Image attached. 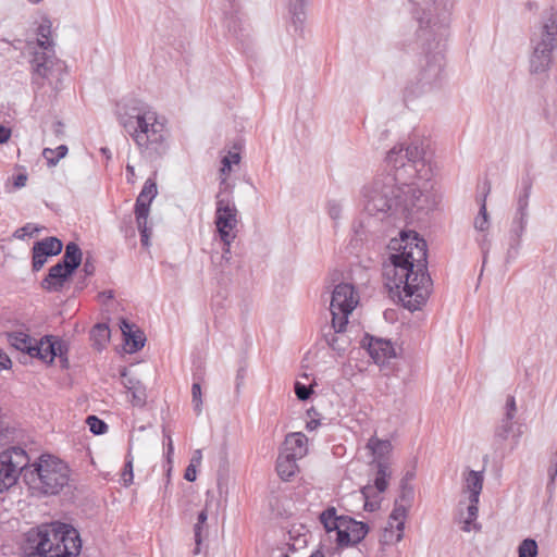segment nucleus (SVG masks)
I'll return each mask as SVG.
<instances>
[{"instance_id": "f257e3e1", "label": "nucleus", "mask_w": 557, "mask_h": 557, "mask_svg": "<svg viewBox=\"0 0 557 557\" xmlns=\"http://www.w3.org/2000/svg\"><path fill=\"white\" fill-rule=\"evenodd\" d=\"M388 247L397 252L391 255V263L384 268L385 285L406 309L419 310L426 302L432 285L426 242L416 232H401L400 238L392 239Z\"/></svg>"}, {"instance_id": "f03ea898", "label": "nucleus", "mask_w": 557, "mask_h": 557, "mask_svg": "<svg viewBox=\"0 0 557 557\" xmlns=\"http://www.w3.org/2000/svg\"><path fill=\"white\" fill-rule=\"evenodd\" d=\"M454 0H429L414 4L419 23L418 37L423 41V55L418 74L405 89L406 99H414L442 87L444 81V35Z\"/></svg>"}, {"instance_id": "7ed1b4c3", "label": "nucleus", "mask_w": 557, "mask_h": 557, "mask_svg": "<svg viewBox=\"0 0 557 557\" xmlns=\"http://www.w3.org/2000/svg\"><path fill=\"white\" fill-rule=\"evenodd\" d=\"M363 211L370 216H385L401 212L431 210L435 200L417 182H403L401 176L391 173L377 175L360 191Z\"/></svg>"}, {"instance_id": "20e7f679", "label": "nucleus", "mask_w": 557, "mask_h": 557, "mask_svg": "<svg viewBox=\"0 0 557 557\" xmlns=\"http://www.w3.org/2000/svg\"><path fill=\"white\" fill-rule=\"evenodd\" d=\"M119 123L145 160L153 162L166 154L170 147L168 121L149 104L138 102L126 112H120Z\"/></svg>"}, {"instance_id": "39448f33", "label": "nucleus", "mask_w": 557, "mask_h": 557, "mask_svg": "<svg viewBox=\"0 0 557 557\" xmlns=\"http://www.w3.org/2000/svg\"><path fill=\"white\" fill-rule=\"evenodd\" d=\"M26 543L33 554L45 557H76L82 549L77 530L62 522L30 529L26 533Z\"/></svg>"}, {"instance_id": "423d86ee", "label": "nucleus", "mask_w": 557, "mask_h": 557, "mask_svg": "<svg viewBox=\"0 0 557 557\" xmlns=\"http://www.w3.org/2000/svg\"><path fill=\"white\" fill-rule=\"evenodd\" d=\"M23 480L38 494L58 495L70 482V469L61 459L41 455L33 465H25Z\"/></svg>"}, {"instance_id": "0eeeda50", "label": "nucleus", "mask_w": 557, "mask_h": 557, "mask_svg": "<svg viewBox=\"0 0 557 557\" xmlns=\"http://www.w3.org/2000/svg\"><path fill=\"white\" fill-rule=\"evenodd\" d=\"M385 161L394 170V173H391L393 176H401L403 182L408 183L416 182L417 178L422 180L424 183L421 187L428 190L430 169L426 168L424 149L420 141L394 146L387 152Z\"/></svg>"}, {"instance_id": "6e6552de", "label": "nucleus", "mask_w": 557, "mask_h": 557, "mask_svg": "<svg viewBox=\"0 0 557 557\" xmlns=\"http://www.w3.org/2000/svg\"><path fill=\"white\" fill-rule=\"evenodd\" d=\"M532 53L529 60L531 74L541 75L548 72L553 62V52L557 49V12H545L541 33L531 39Z\"/></svg>"}, {"instance_id": "1a4fd4ad", "label": "nucleus", "mask_w": 557, "mask_h": 557, "mask_svg": "<svg viewBox=\"0 0 557 557\" xmlns=\"http://www.w3.org/2000/svg\"><path fill=\"white\" fill-rule=\"evenodd\" d=\"M319 519L327 533L335 532V541L339 548L360 543L369 532L367 523L348 516H338L335 507H327L320 513Z\"/></svg>"}, {"instance_id": "9d476101", "label": "nucleus", "mask_w": 557, "mask_h": 557, "mask_svg": "<svg viewBox=\"0 0 557 557\" xmlns=\"http://www.w3.org/2000/svg\"><path fill=\"white\" fill-rule=\"evenodd\" d=\"M34 83L44 85L45 82L55 90H61L63 81L67 75L66 63L55 55V52L36 51L32 60Z\"/></svg>"}, {"instance_id": "9b49d317", "label": "nucleus", "mask_w": 557, "mask_h": 557, "mask_svg": "<svg viewBox=\"0 0 557 557\" xmlns=\"http://www.w3.org/2000/svg\"><path fill=\"white\" fill-rule=\"evenodd\" d=\"M10 345L32 358H37L45 363H52L57 356L62 355V343L54 341L53 336L46 335L39 341L32 338L24 332H11L8 334Z\"/></svg>"}, {"instance_id": "f8f14e48", "label": "nucleus", "mask_w": 557, "mask_h": 557, "mask_svg": "<svg viewBox=\"0 0 557 557\" xmlns=\"http://www.w3.org/2000/svg\"><path fill=\"white\" fill-rule=\"evenodd\" d=\"M532 185L528 180L522 181L521 189L517 197L516 213L508 233V248L505 260L507 263L516 260L521 247V238L527 230L529 221V198Z\"/></svg>"}, {"instance_id": "ddd939ff", "label": "nucleus", "mask_w": 557, "mask_h": 557, "mask_svg": "<svg viewBox=\"0 0 557 557\" xmlns=\"http://www.w3.org/2000/svg\"><path fill=\"white\" fill-rule=\"evenodd\" d=\"M504 410V417L494 430L493 447L495 450H503L508 442L510 450H513L520 442L522 431L521 426L513 420L517 414V404L512 395L507 397Z\"/></svg>"}, {"instance_id": "4468645a", "label": "nucleus", "mask_w": 557, "mask_h": 557, "mask_svg": "<svg viewBox=\"0 0 557 557\" xmlns=\"http://www.w3.org/2000/svg\"><path fill=\"white\" fill-rule=\"evenodd\" d=\"M358 305V294L354 285L341 283L335 286L330 304L332 326L336 331H345L348 317Z\"/></svg>"}, {"instance_id": "2eb2a0df", "label": "nucleus", "mask_w": 557, "mask_h": 557, "mask_svg": "<svg viewBox=\"0 0 557 557\" xmlns=\"http://www.w3.org/2000/svg\"><path fill=\"white\" fill-rule=\"evenodd\" d=\"M238 210L230 198L216 196L214 224L223 244L234 242L237 236Z\"/></svg>"}, {"instance_id": "dca6fc26", "label": "nucleus", "mask_w": 557, "mask_h": 557, "mask_svg": "<svg viewBox=\"0 0 557 557\" xmlns=\"http://www.w3.org/2000/svg\"><path fill=\"white\" fill-rule=\"evenodd\" d=\"M27 455L21 447H11L0 453V493L12 487L23 475Z\"/></svg>"}, {"instance_id": "f3484780", "label": "nucleus", "mask_w": 557, "mask_h": 557, "mask_svg": "<svg viewBox=\"0 0 557 557\" xmlns=\"http://www.w3.org/2000/svg\"><path fill=\"white\" fill-rule=\"evenodd\" d=\"M412 495V488L403 485L400 498L401 502H405L406 504H401L396 500L395 506L389 515L387 527L385 528L384 536L387 541L398 543L403 540L407 510Z\"/></svg>"}, {"instance_id": "a211bd4d", "label": "nucleus", "mask_w": 557, "mask_h": 557, "mask_svg": "<svg viewBox=\"0 0 557 557\" xmlns=\"http://www.w3.org/2000/svg\"><path fill=\"white\" fill-rule=\"evenodd\" d=\"M227 5H224V26L227 34L237 41L245 44L249 38L248 26L245 25L242 17L238 15V5L236 0H226Z\"/></svg>"}, {"instance_id": "6ab92c4d", "label": "nucleus", "mask_w": 557, "mask_h": 557, "mask_svg": "<svg viewBox=\"0 0 557 557\" xmlns=\"http://www.w3.org/2000/svg\"><path fill=\"white\" fill-rule=\"evenodd\" d=\"M73 273L58 262L49 269L47 276L41 281V287L47 292H61Z\"/></svg>"}, {"instance_id": "aec40b11", "label": "nucleus", "mask_w": 557, "mask_h": 557, "mask_svg": "<svg viewBox=\"0 0 557 557\" xmlns=\"http://www.w3.org/2000/svg\"><path fill=\"white\" fill-rule=\"evenodd\" d=\"M368 352L376 364L383 366L395 357V349L391 341L383 338H370Z\"/></svg>"}, {"instance_id": "412c9836", "label": "nucleus", "mask_w": 557, "mask_h": 557, "mask_svg": "<svg viewBox=\"0 0 557 557\" xmlns=\"http://www.w3.org/2000/svg\"><path fill=\"white\" fill-rule=\"evenodd\" d=\"M121 375L123 379V386L131 394L129 401L134 407L143 408L147 403L146 386L136 377L127 376L126 370H123Z\"/></svg>"}, {"instance_id": "4be33fe9", "label": "nucleus", "mask_w": 557, "mask_h": 557, "mask_svg": "<svg viewBox=\"0 0 557 557\" xmlns=\"http://www.w3.org/2000/svg\"><path fill=\"white\" fill-rule=\"evenodd\" d=\"M283 453L298 460L304 458L308 453V438L301 432H294L286 435L284 441Z\"/></svg>"}, {"instance_id": "5701e85b", "label": "nucleus", "mask_w": 557, "mask_h": 557, "mask_svg": "<svg viewBox=\"0 0 557 557\" xmlns=\"http://www.w3.org/2000/svg\"><path fill=\"white\" fill-rule=\"evenodd\" d=\"M366 448L370 451L372 461L375 465H380L381 462H387L388 456L393 450V445L389 440H381L376 436H372L369 438Z\"/></svg>"}, {"instance_id": "b1692460", "label": "nucleus", "mask_w": 557, "mask_h": 557, "mask_svg": "<svg viewBox=\"0 0 557 557\" xmlns=\"http://www.w3.org/2000/svg\"><path fill=\"white\" fill-rule=\"evenodd\" d=\"M491 191V185L488 182H484L482 186V193L478 197V202L480 203V209L478 215L474 218L473 226L474 230L480 232H487L490 228V216L486 209V198Z\"/></svg>"}, {"instance_id": "393cba45", "label": "nucleus", "mask_w": 557, "mask_h": 557, "mask_svg": "<svg viewBox=\"0 0 557 557\" xmlns=\"http://www.w3.org/2000/svg\"><path fill=\"white\" fill-rule=\"evenodd\" d=\"M120 329L125 339V344L128 347V352H136L140 350L145 345V336L143 332L134 330V325L126 320H122Z\"/></svg>"}, {"instance_id": "a878e982", "label": "nucleus", "mask_w": 557, "mask_h": 557, "mask_svg": "<svg viewBox=\"0 0 557 557\" xmlns=\"http://www.w3.org/2000/svg\"><path fill=\"white\" fill-rule=\"evenodd\" d=\"M37 45L41 51L54 52V41L51 39L52 23L49 17H42L37 27Z\"/></svg>"}, {"instance_id": "bb28decb", "label": "nucleus", "mask_w": 557, "mask_h": 557, "mask_svg": "<svg viewBox=\"0 0 557 557\" xmlns=\"http://www.w3.org/2000/svg\"><path fill=\"white\" fill-rule=\"evenodd\" d=\"M298 459L281 451L276 460V471L278 476L284 481H289L299 470Z\"/></svg>"}, {"instance_id": "cd10ccee", "label": "nucleus", "mask_w": 557, "mask_h": 557, "mask_svg": "<svg viewBox=\"0 0 557 557\" xmlns=\"http://www.w3.org/2000/svg\"><path fill=\"white\" fill-rule=\"evenodd\" d=\"M83 258V252L79 246L71 242L65 246V251L62 259L59 261L62 265H64L69 271L75 272V270L81 265Z\"/></svg>"}, {"instance_id": "c85d7f7f", "label": "nucleus", "mask_w": 557, "mask_h": 557, "mask_svg": "<svg viewBox=\"0 0 557 557\" xmlns=\"http://www.w3.org/2000/svg\"><path fill=\"white\" fill-rule=\"evenodd\" d=\"M483 472L470 470L466 478V490L469 492V499H473V502H479L480 494L483 488Z\"/></svg>"}, {"instance_id": "c756f323", "label": "nucleus", "mask_w": 557, "mask_h": 557, "mask_svg": "<svg viewBox=\"0 0 557 557\" xmlns=\"http://www.w3.org/2000/svg\"><path fill=\"white\" fill-rule=\"evenodd\" d=\"M207 520H208V511H207V508H205L198 513L197 522L194 525V540H195V548L193 550L194 555H198L201 552L203 536L207 535V527H206Z\"/></svg>"}, {"instance_id": "7c9ffc66", "label": "nucleus", "mask_w": 557, "mask_h": 557, "mask_svg": "<svg viewBox=\"0 0 557 557\" xmlns=\"http://www.w3.org/2000/svg\"><path fill=\"white\" fill-rule=\"evenodd\" d=\"M392 476V471L387 462H381L376 465V473L373 480V493L382 494L388 487V481Z\"/></svg>"}, {"instance_id": "2f4dec72", "label": "nucleus", "mask_w": 557, "mask_h": 557, "mask_svg": "<svg viewBox=\"0 0 557 557\" xmlns=\"http://www.w3.org/2000/svg\"><path fill=\"white\" fill-rule=\"evenodd\" d=\"M309 0H289L288 11L296 29L301 28L305 20V5Z\"/></svg>"}, {"instance_id": "473e14b6", "label": "nucleus", "mask_w": 557, "mask_h": 557, "mask_svg": "<svg viewBox=\"0 0 557 557\" xmlns=\"http://www.w3.org/2000/svg\"><path fill=\"white\" fill-rule=\"evenodd\" d=\"M35 246H37V250H42L49 257L59 255L63 248L62 242L57 237L44 238L35 243Z\"/></svg>"}, {"instance_id": "72a5a7b5", "label": "nucleus", "mask_w": 557, "mask_h": 557, "mask_svg": "<svg viewBox=\"0 0 557 557\" xmlns=\"http://www.w3.org/2000/svg\"><path fill=\"white\" fill-rule=\"evenodd\" d=\"M479 502H473V499H469V505L467 507V517L463 520L462 530L465 532H470L472 529L480 530L481 527L475 522L479 513Z\"/></svg>"}, {"instance_id": "f704fd0d", "label": "nucleus", "mask_w": 557, "mask_h": 557, "mask_svg": "<svg viewBox=\"0 0 557 557\" xmlns=\"http://www.w3.org/2000/svg\"><path fill=\"white\" fill-rule=\"evenodd\" d=\"M91 338L98 349H102L110 339V329L106 324H97L91 330Z\"/></svg>"}, {"instance_id": "c9c22d12", "label": "nucleus", "mask_w": 557, "mask_h": 557, "mask_svg": "<svg viewBox=\"0 0 557 557\" xmlns=\"http://www.w3.org/2000/svg\"><path fill=\"white\" fill-rule=\"evenodd\" d=\"M151 202L152 199H149L139 193L135 203L136 221H141L144 223V220H148Z\"/></svg>"}, {"instance_id": "e433bc0d", "label": "nucleus", "mask_w": 557, "mask_h": 557, "mask_svg": "<svg viewBox=\"0 0 557 557\" xmlns=\"http://www.w3.org/2000/svg\"><path fill=\"white\" fill-rule=\"evenodd\" d=\"M333 329H334L333 333L325 335L326 342L333 350L343 352L346 349L348 339L345 335L341 334L344 331H336L335 327H333Z\"/></svg>"}, {"instance_id": "4c0bfd02", "label": "nucleus", "mask_w": 557, "mask_h": 557, "mask_svg": "<svg viewBox=\"0 0 557 557\" xmlns=\"http://www.w3.org/2000/svg\"><path fill=\"white\" fill-rule=\"evenodd\" d=\"M69 149L65 145H60L55 149L45 148L42 157L47 160L49 165L54 166L67 153Z\"/></svg>"}, {"instance_id": "58836bf2", "label": "nucleus", "mask_w": 557, "mask_h": 557, "mask_svg": "<svg viewBox=\"0 0 557 557\" xmlns=\"http://www.w3.org/2000/svg\"><path fill=\"white\" fill-rule=\"evenodd\" d=\"M133 462L134 457L131 450H128L125 457V465L121 474V484L125 487L129 486L134 481Z\"/></svg>"}, {"instance_id": "ea45409f", "label": "nucleus", "mask_w": 557, "mask_h": 557, "mask_svg": "<svg viewBox=\"0 0 557 557\" xmlns=\"http://www.w3.org/2000/svg\"><path fill=\"white\" fill-rule=\"evenodd\" d=\"M537 554V543L533 539H525L518 546L519 557H536Z\"/></svg>"}, {"instance_id": "a19ab883", "label": "nucleus", "mask_w": 557, "mask_h": 557, "mask_svg": "<svg viewBox=\"0 0 557 557\" xmlns=\"http://www.w3.org/2000/svg\"><path fill=\"white\" fill-rule=\"evenodd\" d=\"M221 162L222 166L220 172L222 175L226 176L231 173L232 166L240 162V154L236 151H228L227 154L222 158Z\"/></svg>"}, {"instance_id": "79ce46f5", "label": "nucleus", "mask_w": 557, "mask_h": 557, "mask_svg": "<svg viewBox=\"0 0 557 557\" xmlns=\"http://www.w3.org/2000/svg\"><path fill=\"white\" fill-rule=\"evenodd\" d=\"M86 423L89 426L90 432L95 435H101L108 431L107 423L96 416H88Z\"/></svg>"}, {"instance_id": "37998d69", "label": "nucleus", "mask_w": 557, "mask_h": 557, "mask_svg": "<svg viewBox=\"0 0 557 557\" xmlns=\"http://www.w3.org/2000/svg\"><path fill=\"white\" fill-rule=\"evenodd\" d=\"M475 242L481 249L483 256V263H485L491 250V238L488 235V231L480 232L479 235L475 237Z\"/></svg>"}, {"instance_id": "c03bdc74", "label": "nucleus", "mask_w": 557, "mask_h": 557, "mask_svg": "<svg viewBox=\"0 0 557 557\" xmlns=\"http://www.w3.org/2000/svg\"><path fill=\"white\" fill-rule=\"evenodd\" d=\"M363 497H364V509L366 510H369V511H374L375 509L379 508L380 506V498L379 499H375V500H370L371 497H374L375 493H373V487L368 484L367 486H364L361 491Z\"/></svg>"}, {"instance_id": "a18cd8bd", "label": "nucleus", "mask_w": 557, "mask_h": 557, "mask_svg": "<svg viewBox=\"0 0 557 557\" xmlns=\"http://www.w3.org/2000/svg\"><path fill=\"white\" fill-rule=\"evenodd\" d=\"M191 403L194 406V410L197 416L201 413V407H202V398H201V386L200 383L194 382L191 385Z\"/></svg>"}, {"instance_id": "49530a36", "label": "nucleus", "mask_w": 557, "mask_h": 557, "mask_svg": "<svg viewBox=\"0 0 557 557\" xmlns=\"http://www.w3.org/2000/svg\"><path fill=\"white\" fill-rule=\"evenodd\" d=\"M326 212L329 216L337 223L342 218L343 206L337 200H329L326 203Z\"/></svg>"}, {"instance_id": "de8ad7c7", "label": "nucleus", "mask_w": 557, "mask_h": 557, "mask_svg": "<svg viewBox=\"0 0 557 557\" xmlns=\"http://www.w3.org/2000/svg\"><path fill=\"white\" fill-rule=\"evenodd\" d=\"M42 250H37V246L33 247V271H39L45 263L47 262V258Z\"/></svg>"}, {"instance_id": "09e8293b", "label": "nucleus", "mask_w": 557, "mask_h": 557, "mask_svg": "<svg viewBox=\"0 0 557 557\" xmlns=\"http://www.w3.org/2000/svg\"><path fill=\"white\" fill-rule=\"evenodd\" d=\"M295 394L299 400H307L312 394V387L300 382L295 383Z\"/></svg>"}, {"instance_id": "8fccbe9b", "label": "nucleus", "mask_w": 557, "mask_h": 557, "mask_svg": "<svg viewBox=\"0 0 557 557\" xmlns=\"http://www.w3.org/2000/svg\"><path fill=\"white\" fill-rule=\"evenodd\" d=\"M144 196L148 197L149 199H154L157 194H158V189H157V184L156 182L152 180V178H148L144 186H143V189L140 191Z\"/></svg>"}, {"instance_id": "3c124183", "label": "nucleus", "mask_w": 557, "mask_h": 557, "mask_svg": "<svg viewBox=\"0 0 557 557\" xmlns=\"http://www.w3.org/2000/svg\"><path fill=\"white\" fill-rule=\"evenodd\" d=\"M136 223L141 237V245L144 247H149L150 230L147 226V220H144V223L141 221H136Z\"/></svg>"}, {"instance_id": "603ef678", "label": "nucleus", "mask_w": 557, "mask_h": 557, "mask_svg": "<svg viewBox=\"0 0 557 557\" xmlns=\"http://www.w3.org/2000/svg\"><path fill=\"white\" fill-rule=\"evenodd\" d=\"M367 225L363 220H356L352 223V232L356 239L363 240V235H366Z\"/></svg>"}, {"instance_id": "864d4df0", "label": "nucleus", "mask_w": 557, "mask_h": 557, "mask_svg": "<svg viewBox=\"0 0 557 557\" xmlns=\"http://www.w3.org/2000/svg\"><path fill=\"white\" fill-rule=\"evenodd\" d=\"M38 228L34 224H26L16 231L17 238H24L25 236H32Z\"/></svg>"}, {"instance_id": "5fc2aeb1", "label": "nucleus", "mask_w": 557, "mask_h": 557, "mask_svg": "<svg viewBox=\"0 0 557 557\" xmlns=\"http://www.w3.org/2000/svg\"><path fill=\"white\" fill-rule=\"evenodd\" d=\"M312 413L317 414V412H315V410H314L313 408L307 411V414H308L309 417H312ZM320 424H321V422H320V420H319V419L311 418V419L307 422V424H306V429H307L308 431H310V432H311V431L317 430V429L320 426Z\"/></svg>"}, {"instance_id": "6e6d98bb", "label": "nucleus", "mask_w": 557, "mask_h": 557, "mask_svg": "<svg viewBox=\"0 0 557 557\" xmlns=\"http://www.w3.org/2000/svg\"><path fill=\"white\" fill-rule=\"evenodd\" d=\"M12 367V361L10 357L0 349V371L2 370H9Z\"/></svg>"}, {"instance_id": "4d7b16f0", "label": "nucleus", "mask_w": 557, "mask_h": 557, "mask_svg": "<svg viewBox=\"0 0 557 557\" xmlns=\"http://www.w3.org/2000/svg\"><path fill=\"white\" fill-rule=\"evenodd\" d=\"M96 267L94 264V261L91 259H86L82 271L85 273L86 276H90L95 273Z\"/></svg>"}, {"instance_id": "13d9d810", "label": "nucleus", "mask_w": 557, "mask_h": 557, "mask_svg": "<svg viewBox=\"0 0 557 557\" xmlns=\"http://www.w3.org/2000/svg\"><path fill=\"white\" fill-rule=\"evenodd\" d=\"M548 116L552 119L554 124H557V96L554 98L553 103L548 108Z\"/></svg>"}, {"instance_id": "bf43d9fd", "label": "nucleus", "mask_w": 557, "mask_h": 557, "mask_svg": "<svg viewBox=\"0 0 557 557\" xmlns=\"http://www.w3.org/2000/svg\"><path fill=\"white\" fill-rule=\"evenodd\" d=\"M11 137V129L7 126L0 125V144H5Z\"/></svg>"}, {"instance_id": "052dcab7", "label": "nucleus", "mask_w": 557, "mask_h": 557, "mask_svg": "<svg viewBox=\"0 0 557 557\" xmlns=\"http://www.w3.org/2000/svg\"><path fill=\"white\" fill-rule=\"evenodd\" d=\"M27 175L24 173H20L14 177L13 184L16 188H22L26 185Z\"/></svg>"}, {"instance_id": "680f3d73", "label": "nucleus", "mask_w": 557, "mask_h": 557, "mask_svg": "<svg viewBox=\"0 0 557 557\" xmlns=\"http://www.w3.org/2000/svg\"><path fill=\"white\" fill-rule=\"evenodd\" d=\"M184 478L189 482H194L196 480V468L193 463L186 468Z\"/></svg>"}, {"instance_id": "e2e57ef3", "label": "nucleus", "mask_w": 557, "mask_h": 557, "mask_svg": "<svg viewBox=\"0 0 557 557\" xmlns=\"http://www.w3.org/2000/svg\"><path fill=\"white\" fill-rule=\"evenodd\" d=\"M233 242H230L228 244H223V253L222 259H224L226 262H230L231 260V245Z\"/></svg>"}, {"instance_id": "0e129e2a", "label": "nucleus", "mask_w": 557, "mask_h": 557, "mask_svg": "<svg viewBox=\"0 0 557 557\" xmlns=\"http://www.w3.org/2000/svg\"><path fill=\"white\" fill-rule=\"evenodd\" d=\"M126 173H127V182L128 183H134V178H135V168L131 164H127L126 165Z\"/></svg>"}, {"instance_id": "69168bd1", "label": "nucleus", "mask_w": 557, "mask_h": 557, "mask_svg": "<svg viewBox=\"0 0 557 557\" xmlns=\"http://www.w3.org/2000/svg\"><path fill=\"white\" fill-rule=\"evenodd\" d=\"M201 458H202L201 450H200V449H197V450L194 453V456H193V458H191L190 463H193L194 466H195V465H199V463H200V461H201Z\"/></svg>"}, {"instance_id": "338daca9", "label": "nucleus", "mask_w": 557, "mask_h": 557, "mask_svg": "<svg viewBox=\"0 0 557 557\" xmlns=\"http://www.w3.org/2000/svg\"><path fill=\"white\" fill-rule=\"evenodd\" d=\"M173 451H174L173 443H172L171 437H169L168 451H166L168 458H170V455H172Z\"/></svg>"}, {"instance_id": "774afa93", "label": "nucleus", "mask_w": 557, "mask_h": 557, "mask_svg": "<svg viewBox=\"0 0 557 557\" xmlns=\"http://www.w3.org/2000/svg\"><path fill=\"white\" fill-rule=\"evenodd\" d=\"M310 557H324V555L321 552H317L312 554Z\"/></svg>"}]
</instances>
